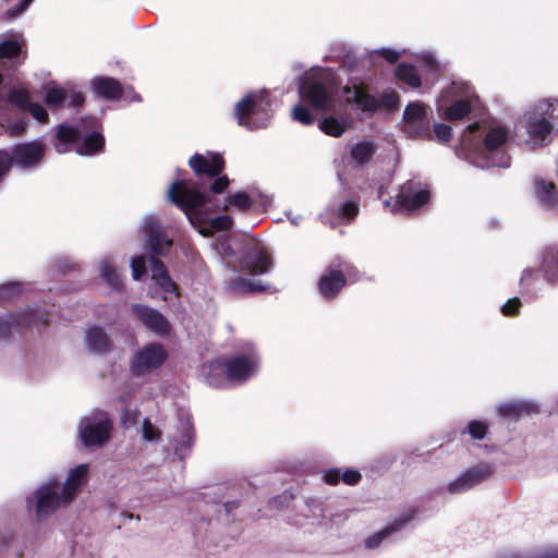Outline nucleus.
<instances>
[{
	"label": "nucleus",
	"mask_w": 558,
	"mask_h": 558,
	"mask_svg": "<svg viewBox=\"0 0 558 558\" xmlns=\"http://www.w3.org/2000/svg\"><path fill=\"white\" fill-rule=\"evenodd\" d=\"M168 197L194 227H209L214 231L222 232L233 226V219L228 215L210 217L208 205L216 204V199L205 192L186 186L184 180H177L170 185Z\"/></svg>",
	"instance_id": "nucleus-1"
},
{
	"label": "nucleus",
	"mask_w": 558,
	"mask_h": 558,
	"mask_svg": "<svg viewBox=\"0 0 558 558\" xmlns=\"http://www.w3.org/2000/svg\"><path fill=\"white\" fill-rule=\"evenodd\" d=\"M271 99L267 92H251L234 106V118L247 130L267 128L271 116Z\"/></svg>",
	"instance_id": "nucleus-2"
},
{
	"label": "nucleus",
	"mask_w": 558,
	"mask_h": 558,
	"mask_svg": "<svg viewBox=\"0 0 558 558\" xmlns=\"http://www.w3.org/2000/svg\"><path fill=\"white\" fill-rule=\"evenodd\" d=\"M526 133L534 145L542 146L549 138L558 120V101H539L525 113Z\"/></svg>",
	"instance_id": "nucleus-3"
},
{
	"label": "nucleus",
	"mask_w": 558,
	"mask_h": 558,
	"mask_svg": "<svg viewBox=\"0 0 558 558\" xmlns=\"http://www.w3.org/2000/svg\"><path fill=\"white\" fill-rule=\"evenodd\" d=\"M359 279L360 272L353 265L339 262L326 267L318 279L317 287L324 299L332 300L348 282H356Z\"/></svg>",
	"instance_id": "nucleus-4"
},
{
	"label": "nucleus",
	"mask_w": 558,
	"mask_h": 558,
	"mask_svg": "<svg viewBox=\"0 0 558 558\" xmlns=\"http://www.w3.org/2000/svg\"><path fill=\"white\" fill-rule=\"evenodd\" d=\"M189 166L198 178L203 175L216 178L209 186L211 193L220 194L228 189L230 180L228 175L221 174L225 170L226 162L220 154L211 153L206 157L195 153L189 159Z\"/></svg>",
	"instance_id": "nucleus-5"
},
{
	"label": "nucleus",
	"mask_w": 558,
	"mask_h": 558,
	"mask_svg": "<svg viewBox=\"0 0 558 558\" xmlns=\"http://www.w3.org/2000/svg\"><path fill=\"white\" fill-rule=\"evenodd\" d=\"M333 93V85L327 77L311 76L303 80L299 85L301 100L320 112L331 110Z\"/></svg>",
	"instance_id": "nucleus-6"
},
{
	"label": "nucleus",
	"mask_w": 558,
	"mask_h": 558,
	"mask_svg": "<svg viewBox=\"0 0 558 558\" xmlns=\"http://www.w3.org/2000/svg\"><path fill=\"white\" fill-rule=\"evenodd\" d=\"M112 422L105 412L85 417L80 424V437L86 447H101L111 437Z\"/></svg>",
	"instance_id": "nucleus-7"
},
{
	"label": "nucleus",
	"mask_w": 558,
	"mask_h": 558,
	"mask_svg": "<svg viewBox=\"0 0 558 558\" xmlns=\"http://www.w3.org/2000/svg\"><path fill=\"white\" fill-rule=\"evenodd\" d=\"M239 265L242 271L257 276L269 272L274 260L265 245L259 241H253L245 245Z\"/></svg>",
	"instance_id": "nucleus-8"
},
{
	"label": "nucleus",
	"mask_w": 558,
	"mask_h": 558,
	"mask_svg": "<svg viewBox=\"0 0 558 558\" xmlns=\"http://www.w3.org/2000/svg\"><path fill=\"white\" fill-rule=\"evenodd\" d=\"M12 166L21 170L39 167L46 156V145L41 141L17 143L8 148Z\"/></svg>",
	"instance_id": "nucleus-9"
},
{
	"label": "nucleus",
	"mask_w": 558,
	"mask_h": 558,
	"mask_svg": "<svg viewBox=\"0 0 558 558\" xmlns=\"http://www.w3.org/2000/svg\"><path fill=\"white\" fill-rule=\"evenodd\" d=\"M430 192L421 182L408 180L396 196L393 211L412 213L428 204Z\"/></svg>",
	"instance_id": "nucleus-10"
},
{
	"label": "nucleus",
	"mask_w": 558,
	"mask_h": 558,
	"mask_svg": "<svg viewBox=\"0 0 558 558\" xmlns=\"http://www.w3.org/2000/svg\"><path fill=\"white\" fill-rule=\"evenodd\" d=\"M48 323V318L34 308H26L16 315L0 316V340L9 339L14 330L38 325L47 326Z\"/></svg>",
	"instance_id": "nucleus-11"
},
{
	"label": "nucleus",
	"mask_w": 558,
	"mask_h": 558,
	"mask_svg": "<svg viewBox=\"0 0 558 558\" xmlns=\"http://www.w3.org/2000/svg\"><path fill=\"white\" fill-rule=\"evenodd\" d=\"M166 359L167 352L160 343H149L134 355L131 372L134 376H143L162 365Z\"/></svg>",
	"instance_id": "nucleus-12"
},
{
	"label": "nucleus",
	"mask_w": 558,
	"mask_h": 558,
	"mask_svg": "<svg viewBox=\"0 0 558 558\" xmlns=\"http://www.w3.org/2000/svg\"><path fill=\"white\" fill-rule=\"evenodd\" d=\"M131 311L149 331L162 338L170 335L171 324L158 310L144 304H134Z\"/></svg>",
	"instance_id": "nucleus-13"
},
{
	"label": "nucleus",
	"mask_w": 558,
	"mask_h": 558,
	"mask_svg": "<svg viewBox=\"0 0 558 558\" xmlns=\"http://www.w3.org/2000/svg\"><path fill=\"white\" fill-rule=\"evenodd\" d=\"M493 474V470L487 464H481L468 469L458 478L450 482L447 490L451 494H461L486 481Z\"/></svg>",
	"instance_id": "nucleus-14"
},
{
	"label": "nucleus",
	"mask_w": 558,
	"mask_h": 558,
	"mask_svg": "<svg viewBox=\"0 0 558 558\" xmlns=\"http://www.w3.org/2000/svg\"><path fill=\"white\" fill-rule=\"evenodd\" d=\"M144 232L147 235L148 246L153 256H166L172 245V240L167 236L159 221L155 218L146 220Z\"/></svg>",
	"instance_id": "nucleus-15"
},
{
	"label": "nucleus",
	"mask_w": 558,
	"mask_h": 558,
	"mask_svg": "<svg viewBox=\"0 0 558 558\" xmlns=\"http://www.w3.org/2000/svg\"><path fill=\"white\" fill-rule=\"evenodd\" d=\"M426 108L422 102L415 101L410 102L404 111H403V122L407 128L416 126L413 131L414 136L416 137H427L430 138L429 126L426 122Z\"/></svg>",
	"instance_id": "nucleus-16"
},
{
	"label": "nucleus",
	"mask_w": 558,
	"mask_h": 558,
	"mask_svg": "<svg viewBox=\"0 0 558 558\" xmlns=\"http://www.w3.org/2000/svg\"><path fill=\"white\" fill-rule=\"evenodd\" d=\"M56 485H46L38 488L35 493L36 496V515L37 519L40 520L43 517L48 515L54 512L61 502L62 493L59 494L54 489Z\"/></svg>",
	"instance_id": "nucleus-17"
},
{
	"label": "nucleus",
	"mask_w": 558,
	"mask_h": 558,
	"mask_svg": "<svg viewBox=\"0 0 558 558\" xmlns=\"http://www.w3.org/2000/svg\"><path fill=\"white\" fill-rule=\"evenodd\" d=\"M92 90L94 94L101 99L117 100L120 99L124 89L121 83L110 76H98L92 81Z\"/></svg>",
	"instance_id": "nucleus-18"
},
{
	"label": "nucleus",
	"mask_w": 558,
	"mask_h": 558,
	"mask_svg": "<svg viewBox=\"0 0 558 558\" xmlns=\"http://www.w3.org/2000/svg\"><path fill=\"white\" fill-rule=\"evenodd\" d=\"M351 90H353V97L348 98V102H353L364 112H375L379 109L378 99L376 96L367 93V86L363 83L354 84L352 87L349 85L343 87L344 94H350Z\"/></svg>",
	"instance_id": "nucleus-19"
},
{
	"label": "nucleus",
	"mask_w": 558,
	"mask_h": 558,
	"mask_svg": "<svg viewBox=\"0 0 558 558\" xmlns=\"http://www.w3.org/2000/svg\"><path fill=\"white\" fill-rule=\"evenodd\" d=\"M417 513L416 509H410L407 512L402 513L399 518L395 519L389 525H387L381 531L369 536L365 545L367 548H376L380 545L383 539L403 529L410 521H412Z\"/></svg>",
	"instance_id": "nucleus-20"
},
{
	"label": "nucleus",
	"mask_w": 558,
	"mask_h": 558,
	"mask_svg": "<svg viewBox=\"0 0 558 558\" xmlns=\"http://www.w3.org/2000/svg\"><path fill=\"white\" fill-rule=\"evenodd\" d=\"M87 471V464H80L69 472L66 481L62 487V499L64 504H69L74 499L78 489L86 480Z\"/></svg>",
	"instance_id": "nucleus-21"
},
{
	"label": "nucleus",
	"mask_w": 558,
	"mask_h": 558,
	"mask_svg": "<svg viewBox=\"0 0 558 558\" xmlns=\"http://www.w3.org/2000/svg\"><path fill=\"white\" fill-rule=\"evenodd\" d=\"M539 269L546 281L558 284V244H549L544 247Z\"/></svg>",
	"instance_id": "nucleus-22"
},
{
	"label": "nucleus",
	"mask_w": 558,
	"mask_h": 558,
	"mask_svg": "<svg viewBox=\"0 0 558 558\" xmlns=\"http://www.w3.org/2000/svg\"><path fill=\"white\" fill-rule=\"evenodd\" d=\"M149 264L151 278L161 288V290L166 293L179 294L177 283L169 276L168 269L159 256H150Z\"/></svg>",
	"instance_id": "nucleus-23"
},
{
	"label": "nucleus",
	"mask_w": 558,
	"mask_h": 558,
	"mask_svg": "<svg viewBox=\"0 0 558 558\" xmlns=\"http://www.w3.org/2000/svg\"><path fill=\"white\" fill-rule=\"evenodd\" d=\"M256 203V198L248 195L245 191H239L228 195L223 202L216 199L213 209L216 211H227L230 207H235L240 211H248Z\"/></svg>",
	"instance_id": "nucleus-24"
},
{
	"label": "nucleus",
	"mask_w": 558,
	"mask_h": 558,
	"mask_svg": "<svg viewBox=\"0 0 558 558\" xmlns=\"http://www.w3.org/2000/svg\"><path fill=\"white\" fill-rule=\"evenodd\" d=\"M225 369L227 371L228 380L243 381L248 378L252 373L253 365L245 355H235L226 357Z\"/></svg>",
	"instance_id": "nucleus-25"
},
{
	"label": "nucleus",
	"mask_w": 558,
	"mask_h": 558,
	"mask_svg": "<svg viewBox=\"0 0 558 558\" xmlns=\"http://www.w3.org/2000/svg\"><path fill=\"white\" fill-rule=\"evenodd\" d=\"M106 140L100 131H92L85 134L75 147L81 156H95L105 151Z\"/></svg>",
	"instance_id": "nucleus-26"
},
{
	"label": "nucleus",
	"mask_w": 558,
	"mask_h": 558,
	"mask_svg": "<svg viewBox=\"0 0 558 558\" xmlns=\"http://www.w3.org/2000/svg\"><path fill=\"white\" fill-rule=\"evenodd\" d=\"M80 138L77 128L62 123L58 125L56 131L54 149L59 154H65L71 150L73 145L78 144Z\"/></svg>",
	"instance_id": "nucleus-27"
},
{
	"label": "nucleus",
	"mask_w": 558,
	"mask_h": 558,
	"mask_svg": "<svg viewBox=\"0 0 558 558\" xmlns=\"http://www.w3.org/2000/svg\"><path fill=\"white\" fill-rule=\"evenodd\" d=\"M534 186L535 195L544 207L553 209L558 206V190L554 182L538 178Z\"/></svg>",
	"instance_id": "nucleus-28"
},
{
	"label": "nucleus",
	"mask_w": 558,
	"mask_h": 558,
	"mask_svg": "<svg viewBox=\"0 0 558 558\" xmlns=\"http://www.w3.org/2000/svg\"><path fill=\"white\" fill-rule=\"evenodd\" d=\"M539 412V408L526 401H514L501 404L498 414L504 417L519 420L523 415H531Z\"/></svg>",
	"instance_id": "nucleus-29"
},
{
	"label": "nucleus",
	"mask_w": 558,
	"mask_h": 558,
	"mask_svg": "<svg viewBox=\"0 0 558 558\" xmlns=\"http://www.w3.org/2000/svg\"><path fill=\"white\" fill-rule=\"evenodd\" d=\"M86 343L92 351L99 354H106L111 350V340L99 326H93L87 330Z\"/></svg>",
	"instance_id": "nucleus-30"
},
{
	"label": "nucleus",
	"mask_w": 558,
	"mask_h": 558,
	"mask_svg": "<svg viewBox=\"0 0 558 558\" xmlns=\"http://www.w3.org/2000/svg\"><path fill=\"white\" fill-rule=\"evenodd\" d=\"M377 144L373 141H361L355 143L350 150L351 160L356 165L364 166L371 162L377 151Z\"/></svg>",
	"instance_id": "nucleus-31"
},
{
	"label": "nucleus",
	"mask_w": 558,
	"mask_h": 558,
	"mask_svg": "<svg viewBox=\"0 0 558 558\" xmlns=\"http://www.w3.org/2000/svg\"><path fill=\"white\" fill-rule=\"evenodd\" d=\"M225 365H227L226 357H219L209 361L203 366L206 374V379L209 385L219 387L223 379H227V371L225 369Z\"/></svg>",
	"instance_id": "nucleus-32"
},
{
	"label": "nucleus",
	"mask_w": 558,
	"mask_h": 558,
	"mask_svg": "<svg viewBox=\"0 0 558 558\" xmlns=\"http://www.w3.org/2000/svg\"><path fill=\"white\" fill-rule=\"evenodd\" d=\"M68 100V90L61 86L46 85L44 102L51 110H58L64 107Z\"/></svg>",
	"instance_id": "nucleus-33"
},
{
	"label": "nucleus",
	"mask_w": 558,
	"mask_h": 558,
	"mask_svg": "<svg viewBox=\"0 0 558 558\" xmlns=\"http://www.w3.org/2000/svg\"><path fill=\"white\" fill-rule=\"evenodd\" d=\"M395 75L412 88H418L422 85L421 76L413 64L399 63L395 70Z\"/></svg>",
	"instance_id": "nucleus-34"
},
{
	"label": "nucleus",
	"mask_w": 558,
	"mask_h": 558,
	"mask_svg": "<svg viewBox=\"0 0 558 558\" xmlns=\"http://www.w3.org/2000/svg\"><path fill=\"white\" fill-rule=\"evenodd\" d=\"M471 111L472 107L469 100L458 99L444 109L441 117L447 121H459L469 116Z\"/></svg>",
	"instance_id": "nucleus-35"
},
{
	"label": "nucleus",
	"mask_w": 558,
	"mask_h": 558,
	"mask_svg": "<svg viewBox=\"0 0 558 558\" xmlns=\"http://www.w3.org/2000/svg\"><path fill=\"white\" fill-rule=\"evenodd\" d=\"M508 140V131L504 126L492 128L483 140L485 149L493 153L502 147Z\"/></svg>",
	"instance_id": "nucleus-36"
},
{
	"label": "nucleus",
	"mask_w": 558,
	"mask_h": 558,
	"mask_svg": "<svg viewBox=\"0 0 558 558\" xmlns=\"http://www.w3.org/2000/svg\"><path fill=\"white\" fill-rule=\"evenodd\" d=\"M101 278L106 284L113 291H122L123 282L120 274L117 271L110 260L105 259L100 263Z\"/></svg>",
	"instance_id": "nucleus-37"
},
{
	"label": "nucleus",
	"mask_w": 558,
	"mask_h": 558,
	"mask_svg": "<svg viewBox=\"0 0 558 558\" xmlns=\"http://www.w3.org/2000/svg\"><path fill=\"white\" fill-rule=\"evenodd\" d=\"M229 289L239 294L265 291L266 287L255 283L247 278L238 277L229 282Z\"/></svg>",
	"instance_id": "nucleus-38"
},
{
	"label": "nucleus",
	"mask_w": 558,
	"mask_h": 558,
	"mask_svg": "<svg viewBox=\"0 0 558 558\" xmlns=\"http://www.w3.org/2000/svg\"><path fill=\"white\" fill-rule=\"evenodd\" d=\"M319 129L329 136L340 137L347 128L337 118L327 117L319 122Z\"/></svg>",
	"instance_id": "nucleus-39"
},
{
	"label": "nucleus",
	"mask_w": 558,
	"mask_h": 558,
	"mask_svg": "<svg viewBox=\"0 0 558 558\" xmlns=\"http://www.w3.org/2000/svg\"><path fill=\"white\" fill-rule=\"evenodd\" d=\"M9 102L22 110L31 104V94L26 88L12 89L8 95Z\"/></svg>",
	"instance_id": "nucleus-40"
},
{
	"label": "nucleus",
	"mask_w": 558,
	"mask_h": 558,
	"mask_svg": "<svg viewBox=\"0 0 558 558\" xmlns=\"http://www.w3.org/2000/svg\"><path fill=\"white\" fill-rule=\"evenodd\" d=\"M379 101V108L388 110V111H395L398 109L400 104V96L399 94L393 89H386L380 95Z\"/></svg>",
	"instance_id": "nucleus-41"
},
{
	"label": "nucleus",
	"mask_w": 558,
	"mask_h": 558,
	"mask_svg": "<svg viewBox=\"0 0 558 558\" xmlns=\"http://www.w3.org/2000/svg\"><path fill=\"white\" fill-rule=\"evenodd\" d=\"M508 558H558V547L551 546L534 550L530 554H512Z\"/></svg>",
	"instance_id": "nucleus-42"
},
{
	"label": "nucleus",
	"mask_w": 558,
	"mask_h": 558,
	"mask_svg": "<svg viewBox=\"0 0 558 558\" xmlns=\"http://www.w3.org/2000/svg\"><path fill=\"white\" fill-rule=\"evenodd\" d=\"M293 120L300 122L303 125H311L314 123V117L311 113L310 109L303 105L298 104L292 110Z\"/></svg>",
	"instance_id": "nucleus-43"
},
{
	"label": "nucleus",
	"mask_w": 558,
	"mask_h": 558,
	"mask_svg": "<svg viewBox=\"0 0 558 558\" xmlns=\"http://www.w3.org/2000/svg\"><path fill=\"white\" fill-rule=\"evenodd\" d=\"M466 428L471 438L476 440L484 439L488 432V425L485 422L477 420L470 421Z\"/></svg>",
	"instance_id": "nucleus-44"
},
{
	"label": "nucleus",
	"mask_w": 558,
	"mask_h": 558,
	"mask_svg": "<svg viewBox=\"0 0 558 558\" xmlns=\"http://www.w3.org/2000/svg\"><path fill=\"white\" fill-rule=\"evenodd\" d=\"M21 53V45L11 39L0 43V58L13 59Z\"/></svg>",
	"instance_id": "nucleus-45"
},
{
	"label": "nucleus",
	"mask_w": 558,
	"mask_h": 558,
	"mask_svg": "<svg viewBox=\"0 0 558 558\" xmlns=\"http://www.w3.org/2000/svg\"><path fill=\"white\" fill-rule=\"evenodd\" d=\"M359 214V203L354 199L345 201L339 207L338 216L349 221L353 220Z\"/></svg>",
	"instance_id": "nucleus-46"
},
{
	"label": "nucleus",
	"mask_w": 558,
	"mask_h": 558,
	"mask_svg": "<svg viewBox=\"0 0 558 558\" xmlns=\"http://www.w3.org/2000/svg\"><path fill=\"white\" fill-rule=\"evenodd\" d=\"M26 110L32 114V117L40 123L49 122V114L47 110L38 102H31Z\"/></svg>",
	"instance_id": "nucleus-47"
},
{
	"label": "nucleus",
	"mask_w": 558,
	"mask_h": 558,
	"mask_svg": "<svg viewBox=\"0 0 558 558\" xmlns=\"http://www.w3.org/2000/svg\"><path fill=\"white\" fill-rule=\"evenodd\" d=\"M132 277L134 280H140L146 274V262L143 255H138L131 260Z\"/></svg>",
	"instance_id": "nucleus-48"
},
{
	"label": "nucleus",
	"mask_w": 558,
	"mask_h": 558,
	"mask_svg": "<svg viewBox=\"0 0 558 558\" xmlns=\"http://www.w3.org/2000/svg\"><path fill=\"white\" fill-rule=\"evenodd\" d=\"M12 168V160L9 157L8 149H0V185L8 177Z\"/></svg>",
	"instance_id": "nucleus-49"
},
{
	"label": "nucleus",
	"mask_w": 558,
	"mask_h": 558,
	"mask_svg": "<svg viewBox=\"0 0 558 558\" xmlns=\"http://www.w3.org/2000/svg\"><path fill=\"white\" fill-rule=\"evenodd\" d=\"M434 134L439 143H447L452 137V129L450 125L445 123H435Z\"/></svg>",
	"instance_id": "nucleus-50"
},
{
	"label": "nucleus",
	"mask_w": 558,
	"mask_h": 558,
	"mask_svg": "<svg viewBox=\"0 0 558 558\" xmlns=\"http://www.w3.org/2000/svg\"><path fill=\"white\" fill-rule=\"evenodd\" d=\"M521 301L519 298L509 299L501 307V313L505 316L514 317L520 313Z\"/></svg>",
	"instance_id": "nucleus-51"
},
{
	"label": "nucleus",
	"mask_w": 558,
	"mask_h": 558,
	"mask_svg": "<svg viewBox=\"0 0 558 558\" xmlns=\"http://www.w3.org/2000/svg\"><path fill=\"white\" fill-rule=\"evenodd\" d=\"M362 480L361 473L355 469H347L341 472V481L350 486L357 485Z\"/></svg>",
	"instance_id": "nucleus-52"
},
{
	"label": "nucleus",
	"mask_w": 558,
	"mask_h": 558,
	"mask_svg": "<svg viewBox=\"0 0 558 558\" xmlns=\"http://www.w3.org/2000/svg\"><path fill=\"white\" fill-rule=\"evenodd\" d=\"M143 436L145 439L150 441L159 440L161 438V433L155 428L148 418H145L143 422Z\"/></svg>",
	"instance_id": "nucleus-53"
},
{
	"label": "nucleus",
	"mask_w": 558,
	"mask_h": 558,
	"mask_svg": "<svg viewBox=\"0 0 558 558\" xmlns=\"http://www.w3.org/2000/svg\"><path fill=\"white\" fill-rule=\"evenodd\" d=\"M537 280V270L533 268H525L520 278V284L522 288L530 289Z\"/></svg>",
	"instance_id": "nucleus-54"
},
{
	"label": "nucleus",
	"mask_w": 558,
	"mask_h": 558,
	"mask_svg": "<svg viewBox=\"0 0 558 558\" xmlns=\"http://www.w3.org/2000/svg\"><path fill=\"white\" fill-rule=\"evenodd\" d=\"M68 99H69V104H68L69 108L80 109L85 104V96L82 92H77V90L68 92Z\"/></svg>",
	"instance_id": "nucleus-55"
},
{
	"label": "nucleus",
	"mask_w": 558,
	"mask_h": 558,
	"mask_svg": "<svg viewBox=\"0 0 558 558\" xmlns=\"http://www.w3.org/2000/svg\"><path fill=\"white\" fill-rule=\"evenodd\" d=\"M323 478L328 485H338L341 481V470L337 468L328 469L324 472Z\"/></svg>",
	"instance_id": "nucleus-56"
},
{
	"label": "nucleus",
	"mask_w": 558,
	"mask_h": 558,
	"mask_svg": "<svg viewBox=\"0 0 558 558\" xmlns=\"http://www.w3.org/2000/svg\"><path fill=\"white\" fill-rule=\"evenodd\" d=\"M34 0H21L19 4L8 10L7 15L9 19H15L22 14Z\"/></svg>",
	"instance_id": "nucleus-57"
},
{
	"label": "nucleus",
	"mask_w": 558,
	"mask_h": 558,
	"mask_svg": "<svg viewBox=\"0 0 558 558\" xmlns=\"http://www.w3.org/2000/svg\"><path fill=\"white\" fill-rule=\"evenodd\" d=\"M379 54L390 64H395L400 58L399 52L392 49L384 48L379 51Z\"/></svg>",
	"instance_id": "nucleus-58"
},
{
	"label": "nucleus",
	"mask_w": 558,
	"mask_h": 558,
	"mask_svg": "<svg viewBox=\"0 0 558 558\" xmlns=\"http://www.w3.org/2000/svg\"><path fill=\"white\" fill-rule=\"evenodd\" d=\"M25 130V126L23 123H16L12 126V133L14 135H21Z\"/></svg>",
	"instance_id": "nucleus-59"
},
{
	"label": "nucleus",
	"mask_w": 558,
	"mask_h": 558,
	"mask_svg": "<svg viewBox=\"0 0 558 558\" xmlns=\"http://www.w3.org/2000/svg\"><path fill=\"white\" fill-rule=\"evenodd\" d=\"M481 128V124L480 122H474V123H471L470 125L466 126L465 129V133H475L476 131H478Z\"/></svg>",
	"instance_id": "nucleus-60"
},
{
	"label": "nucleus",
	"mask_w": 558,
	"mask_h": 558,
	"mask_svg": "<svg viewBox=\"0 0 558 558\" xmlns=\"http://www.w3.org/2000/svg\"><path fill=\"white\" fill-rule=\"evenodd\" d=\"M183 437L186 438V442L191 445L193 438V428L186 427Z\"/></svg>",
	"instance_id": "nucleus-61"
},
{
	"label": "nucleus",
	"mask_w": 558,
	"mask_h": 558,
	"mask_svg": "<svg viewBox=\"0 0 558 558\" xmlns=\"http://www.w3.org/2000/svg\"><path fill=\"white\" fill-rule=\"evenodd\" d=\"M130 93L132 94L131 100H133V101H141L142 100L141 95L135 93L133 88H130Z\"/></svg>",
	"instance_id": "nucleus-62"
},
{
	"label": "nucleus",
	"mask_w": 558,
	"mask_h": 558,
	"mask_svg": "<svg viewBox=\"0 0 558 558\" xmlns=\"http://www.w3.org/2000/svg\"><path fill=\"white\" fill-rule=\"evenodd\" d=\"M226 509L227 511H231L232 508L238 507L234 502H226Z\"/></svg>",
	"instance_id": "nucleus-63"
},
{
	"label": "nucleus",
	"mask_w": 558,
	"mask_h": 558,
	"mask_svg": "<svg viewBox=\"0 0 558 558\" xmlns=\"http://www.w3.org/2000/svg\"><path fill=\"white\" fill-rule=\"evenodd\" d=\"M2 81H3V76H2V74L0 73V84L2 83Z\"/></svg>",
	"instance_id": "nucleus-64"
}]
</instances>
